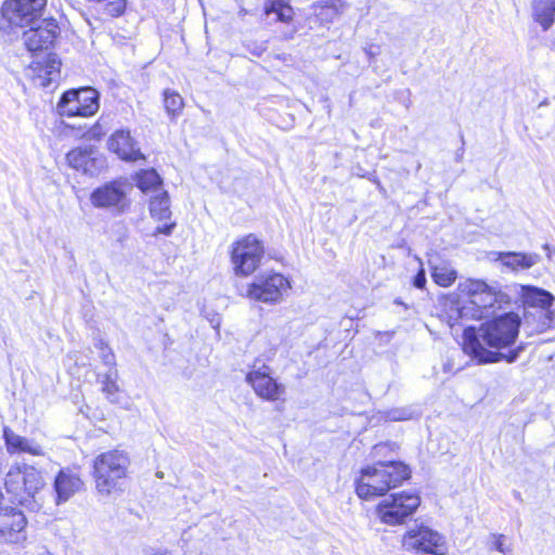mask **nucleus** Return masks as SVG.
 I'll return each mask as SVG.
<instances>
[{"label":"nucleus","instance_id":"nucleus-1","mask_svg":"<svg viewBox=\"0 0 555 555\" xmlns=\"http://www.w3.org/2000/svg\"><path fill=\"white\" fill-rule=\"evenodd\" d=\"M520 325V317L515 312H508L483 323L478 330L466 327L463 333V351L478 363L499 362L503 358L507 362H514L525 346H518L507 356L488 350L486 346L500 349L513 345Z\"/></svg>","mask_w":555,"mask_h":555},{"label":"nucleus","instance_id":"nucleus-2","mask_svg":"<svg viewBox=\"0 0 555 555\" xmlns=\"http://www.w3.org/2000/svg\"><path fill=\"white\" fill-rule=\"evenodd\" d=\"M410 474V468L401 462H378L361 469L356 492L363 500L385 495L408 479Z\"/></svg>","mask_w":555,"mask_h":555},{"label":"nucleus","instance_id":"nucleus-3","mask_svg":"<svg viewBox=\"0 0 555 555\" xmlns=\"http://www.w3.org/2000/svg\"><path fill=\"white\" fill-rule=\"evenodd\" d=\"M461 293L469 297V307L463 305L456 308L459 318H488L495 312L496 309H502L509 302V297L496 288L495 286L488 285L482 280H466L459 285Z\"/></svg>","mask_w":555,"mask_h":555},{"label":"nucleus","instance_id":"nucleus-4","mask_svg":"<svg viewBox=\"0 0 555 555\" xmlns=\"http://www.w3.org/2000/svg\"><path fill=\"white\" fill-rule=\"evenodd\" d=\"M129 465V455L122 450H111L96 456L93 462L96 490L105 495L111 494L117 481L126 477Z\"/></svg>","mask_w":555,"mask_h":555},{"label":"nucleus","instance_id":"nucleus-5","mask_svg":"<svg viewBox=\"0 0 555 555\" xmlns=\"http://www.w3.org/2000/svg\"><path fill=\"white\" fill-rule=\"evenodd\" d=\"M263 254L262 244L253 234L234 242L231 246V264L235 275L248 276L253 274L259 267Z\"/></svg>","mask_w":555,"mask_h":555},{"label":"nucleus","instance_id":"nucleus-6","mask_svg":"<svg viewBox=\"0 0 555 555\" xmlns=\"http://www.w3.org/2000/svg\"><path fill=\"white\" fill-rule=\"evenodd\" d=\"M99 92L93 88L70 89L64 92L56 111L61 117H90L100 107Z\"/></svg>","mask_w":555,"mask_h":555},{"label":"nucleus","instance_id":"nucleus-7","mask_svg":"<svg viewBox=\"0 0 555 555\" xmlns=\"http://www.w3.org/2000/svg\"><path fill=\"white\" fill-rule=\"evenodd\" d=\"M131 185L121 180L107 182L90 194V203L93 207L108 210L115 215L124 214L130 207L129 193Z\"/></svg>","mask_w":555,"mask_h":555},{"label":"nucleus","instance_id":"nucleus-8","mask_svg":"<svg viewBox=\"0 0 555 555\" xmlns=\"http://www.w3.org/2000/svg\"><path fill=\"white\" fill-rule=\"evenodd\" d=\"M291 287L289 280L283 274L269 272L256 276L248 285L246 296L256 301L276 304L283 300Z\"/></svg>","mask_w":555,"mask_h":555},{"label":"nucleus","instance_id":"nucleus-9","mask_svg":"<svg viewBox=\"0 0 555 555\" xmlns=\"http://www.w3.org/2000/svg\"><path fill=\"white\" fill-rule=\"evenodd\" d=\"M420 504L418 495L401 492L383 500L376 508V514L383 524L397 526L403 524Z\"/></svg>","mask_w":555,"mask_h":555},{"label":"nucleus","instance_id":"nucleus-10","mask_svg":"<svg viewBox=\"0 0 555 555\" xmlns=\"http://www.w3.org/2000/svg\"><path fill=\"white\" fill-rule=\"evenodd\" d=\"M402 547L416 555H444L447 551L442 535L425 526L406 531L402 538Z\"/></svg>","mask_w":555,"mask_h":555},{"label":"nucleus","instance_id":"nucleus-11","mask_svg":"<svg viewBox=\"0 0 555 555\" xmlns=\"http://www.w3.org/2000/svg\"><path fill=\"white\" fill-rule=\"evenodd\" d=\"M246 382L258 397L268 401H276L285 393V386L278 383L271 376V369L258 359L246 375Z\"/></svg>","mask_w":555,"mask_h":555},{"label":"nucleus","instance_id":"nucleus-12","mask_svg":"<svg viewBox=\"0 0 555 555\" xmlns=\"http://www.w3.org/2000/svg\"><path fill=\"white\" fill-rule=\"evenodd\" d=\"M47 0H5L2 15L10 24L24 27L41 15Z\"/></svg>","mask_w":555,"mask_h":555},{"label":"nucleus","instance_id":"nucleus-13","mask_svg":"<svg viewBox=\"0 0 555 555\" xmlns=\"http://www.w3.org/2000/svg\"><path fill=\"white\" fill-rule=\"evenodd\" d=\"M26 517L21 511L14 507L0 508V542H24L26 540Z\"/></svg>","mask_w":555,"mask_h":555},{"label":"nucleus","instance_id":"nucleus-14","mask_svg":"<svg viewBox=\"0 0 555 555\" xmlns=\"http://www.w3.org/2000/svg\"><path fill=\"white\" fill-rule=\"evenodd\" d=\"M67 164L85 175L96 176L105 168V158L95 155L92 149L77 147L66 155Z\"/></svg>","mask_w":555,"mask_h":555},{"label":"nucleus","instance_id":"nucleus-15","mask_svg":"<svg viewBox=\"0 0 555 555\" xmlns=\"http://www.w3.org/2000/svg\"><path fill=\"white\" fill-rule=\"evenodd\" d=\"M107 145L109 151L118 155L122 160L137 162L144 159V155L141 153L138 142L128 129L116 130L108 139Z\"/></svg>","mask_w":555,"mask_h":555},{"label":"nucleus","instance_id":"nucleus-16","mask_svg":"<svg viewBox=\"0 0 555 555\" xmlns=\"http://www.w3.org/2000/svg\"><path fill=\"white\" fill-rule=\"evenodd\" d=\"M59 26L54 20H44L35 28L24 33V42L29 51L49 49L57 35Z\"/></svg>","mask_w":555,"mask_h":555},{"label":"nucleus","instance_id":"nucleus-17","mask_svg":"<svg viewBox=\"0 0 555 555\" xmlns=\"http://www.w3.org/2000/svg\"><path fill=\"white\" fill-rule=\"evenodd\" d=\"M61 62L54 54H48L42 60H36L30 64L34 73L33 79L40 87H48L60 76Z\"/></svg>","mask_w":555,"mask_h":555},{"label":"nucleus","instance_id":"nucleus-18","mask_svg":"<svg viewBox=\"0 0 555 555\" xmlns=\"http://www.w3.org/2000/svg\"><path fill=\"white\" fill-rule=\"evenodd\" d=\"M494 260L500 261L501 264L511 271L527 270L537 264L541 257L535 253H514V251H499L493 253Z\"/></svg>","mask_w":555,"mask_h":555},{"label":"nucleus","instance_id":"nucleus-19","mask_svg":"<svg viewBox=\"0 0 555 555\" xmlns=\"http://www.w3.org/2000/svg\"><path fill=\"white\" fill-rule=\"evenodd\" d=\"M521 297L524 304L532 308L533 311L555 309V297L542 288L524 285L521 286Z\"/></svg>","mask_w":555,"mask_h":555},{"label":"nucleus","instance_id":"nucleus-20","mask_svg":"<svg viewBox=\"0 0 555 555\" xmlns=\"http://www.w3.org/2000/svg\"><path fill=\"white\" fill-rule=\"evenodd\" d=\"M83 486L79 476L70 470H61L55 478L54 488L57 494V503L67 501Z\"/></svg>","mask_w":555,"mask_h":555},{"label":"nucleus","instance_id":"nucleus-21","mask_svg":"<svg viewBox=\"0 0 555 555\" xmlns=\"http://www.w3.org/2000/svg\"><path fill=\"white\" fill-rule=\"evenodd\" d=\"M7 449L10 453H29L31 455H42L41 447L33 440L15 434L13 430L5 428L3 431Z\"/></svg>","mask_w":555,"mask_h":555},{"label":"nucleus","instance_id":"nucleus-22","mask_svg":"<svg viewBox=\"0 0 555 555\" xmlns=\"http://www.w3.org/2000/svg\"><path fill=\"white\" fill-rule=\"evenodd\" d=\"M5 489L13 495L12 501L23 505L26 503V495L23 491L24 466L18 464L11 466L5 476Z\"/></svg>","mask_w":555,"mask_h":555},{"label":"nucleus","instance_id":"nucleus-23","mask_svg":"<svg viewBox=\"0 0 555 555\" xmlns=\"http://www.w3.org/2000/svg\"><path fill=\"white\" fill-rule=\"evenodd\" d=\"M531 15L543 30L550 29L555 21V0H533Z\"/></svg>","mask_w":555,"mask_h":555},{"label":"nucleus","instance_id":"nucleus-24","mask_svg":"<svg viewBox=\"0 0 555 555\" xmlns=\"http://www.w3.org/2000/svg\"><path fill=\"white\" fill-rule=\"evenodd\" d=\"M555 322V309H538L537 311H528L526 314V323L531 327L530 334L543 333L551 328Z\"/></svg>","mask_w":555,"mask_h":555},{"label":"nucleus","instance_id":"nucleus-25","mask_svg":"<svg viewBox=\"0 0 555 555\" xmlns=\"http://www.w3.org/2000/svg\"><path fill=\"white\" fill-rule=\"evenodd\" d=\"M429 267L434 282L441 287H449L457 278L456 270L446 260H430Z\"/></svg>","mask_w":555,"mask_h":555},{"label":"nucleus","instance_id":"nucleus-26","mask_svg":"<svg viewBox=\"0 0 555 555\" xmlns=\"http://www.w3.org/2000/svg\"><path fill=\"white\" fill-rule=\"evenodd\" d=\"M135 184L143 193L159 194L163 190V180L154 169L141 170L135 177Z\"/></svg>","mask_w":555,"mask_h":555},{"label":"nucleus","instance_id":"nucleus-27","mask_svg":"<svg viewBox=\"0 0 555 555\" xmlns=\"http://www.w3.org/2000/svg\"><path fill=\"white\" fill-rule=\"evenodd\" d=\"M341 0H325L313 5L314 14L322 24L332 23L344 10Z\"/></svg>","mask_w":555,"mask_h":555},{"label":"nucleus","instance_id":"nucleus-28","mask_svg":"<svg viewBox=\"0 0 555 555\" xmlns=\"http://www.w3.org/2000/svg\"><path fill=\"white\" fill-rule=\"evenodd\" d=\"M44 486L43 478L39 470L34 466L24 465V486L23 491L26 495V501L29 498H35L40 489Z\"/></svg>","mask_w":555,"mask_h":555},{"label":"nucleus","instance_id":"nucleus-29","mask_svg":"<svg viewBox=\"0 0 555 555\" xmlns=\"http://www.w3.org/2000/svg\"><path fill=\"white\" fill-rule=\"evenodd\" d=\"M151 216L159 221L167 220L171 216L169 195L166 191L152 195L150 202Z\"/></svg>","mask_w":555,"mask_h":555},{"label":"nucleus","instance_id":"nucleus-30","mask_svg":"<svg viewBox=\"0 0 555 555\" xmlns=\"http://www.w3.org/2000/svg\"><path fill=\"white\" fill-rule=\"evenodd\" d=\"M263 12L267 16L274 13L276 21L283 23L291 22L294 16L293 8L283 0H266Z\"/></svg>","mask_w":555,"mask_h":555},{"label":"nucleus","instance_id":"nucleus-31","mask_svg":"<svg viewBox=\"0 0 555 555\" xmlns=\"http://www.w3.org/2000/svg\"><path fill=\"white\" fill-rule=\"evenodd\" d=\"M164 107L171 120H176L184 107L183 98L175 90L166 89L163 92Z\"/></svg>","mask_w":555,"mask_h":555},{"label":"nucleus","instance_id":"nucleus-32","mask_svg":"<svg viewBox=\"0 0 555 555\" xmlns=\"http://www.w3.org/2000/svg\"><path fill=\"white\" fill-rule=\"evenodd\" d=\"M118 372L116 369H109L102 377V392L112 403L119 402V386L117 385Z\"/></svg>","mask_w":555,"mask_h":555},{"label":"nucleus","instance_id":"nucleus-33","mask_svg":"<svg viewBox=\"0 0 555 555\" xmlns=\"http://www.w3.org/2000/svg\"><path fill=\"white\" fill-rule=\"evenodd\" d=\"M95 347L100 351V358H101L102 362L105 365L109 366V369H116L115 367L116 366L115 354L112 351V349L107 346V344L104 343L103 340H99L95 344Z\"/></svg>","mask_w":555,"mask_h":555},{"label":"nucleus","instance_id":"nucleus-34","mask_svg":"<svg viewBox=\"0 0 555 555\" xmlns=\"http://www.w3.org/2000/svg\"><path fill=\"white\" fill-rule=\"evenodd\" d=\"M487 545L489 551L495 550L502 554L511 552V547L505 544V535L503 534H491L488 538Z\"/></svg>","mask_w":555,"mask_h":555},{"label":"nucleus","instance_id":"nucleus-35","mask_svg":"<svg viewBox=\"0 0 555 555\" xmlns=\"http://www.w3.org/2000/svg\"><path fill=\"white\" fill-rule=\"evenodd\" d=\"M106 133V129L102 126L99 120L92 127L88 129V131L83 134L89 140H99Z\"/></svg>","mask_w":555,"mask_h":555},{"label":"nucleus","instance_id":"nucleus-36","mask_svg":"<svg viewBox=\"0 0 555 555\" xmlns=\"http://www.w3.org/2000/svg\"><path fill=\"white\" fill-rule=\"evenodd\" d=\"M388 418L391 421H404L412 416V413L406 409H396L388 413Z\"/></svg>","mask_w":555,"mask_h":555},{"label":"nucleus","instance_id":"nucleus-37","mask_svg":"<svg viewBox=\"0 0 555 555\" xmlns=\"http://www.w3.org/2000/svg\"><path fill=\"white\" fill-rule=\"evenodd\" d=\"M426 284L425 271L422 269L414 278V286L417 288H423Z\"/></svg>","mask_w":555,"mask_h":555},{"label":"nucleus","instance_id":"nucleus-38","mask_svg":"<svg viewBox=\"0 0 555 555\" xmlns=\"http://www.w3.org/2000/svg\"><path fill=\"white\" fill-rule=\"evenodd\" d=\"M390 449H391V444H389V443L376 444L373 448V455L374 456H378V455L383 454L384 452H386V451H388Z\"/></svg>","mask_w":555,"mask_h":555},{"label":"nucleus","instance_id":"nucleus-39","mask_svg":"<svg viewBox=\"0 0 555 555\" xmlns=\"http://www.w3.org/2000/svg\"><path fill=\"white\" fill-rule=\"evenodd\" d=\"M176 227V223L165 224L163 227H157L155 230V234L162 233L169 235L171 234L173 228Z\"/></svg>","mask_w":555,"mask_h":555},{"label":"nucleus","instance_id":"nucleus-40","mask_svg":"<svg viewBox=\"0 0 555 555\" xmlns=\"http://www.w3.org/2000/svg\"><path fill=\"white\" fill-rule=\"evenodd\" d=\"M365 53L370 59H374L379 53V48L377 46L371 44L370 47L365 48Z\"/></svg>","mask_w":555,"mask_h":555},{"label":"nucleus","instance_id":"nucleus-41","mask_svg":"<svg viewBox=\"0 0 555 555\" xmlns=\"http://www.w3.org/2000/svg\"><path fill=\"white\" fill-rule=\"evenodd\" d=\"M152 555H170V554L166 551H156Z\"/></svg>","mask_w":555,"mask_h":555},{"label":"nucleus","instance_id":"nucleus-42","mask_svg":"<svg viewBox=\"0 0 555 555\" xmlns=\"http://www.w3.org/2000/svg\"><path fill=\"white\" fill-rule=\"evenodd\" d=\"M247 14V10L246 9H241L240 12H238V15L241 17L245 16Z\"/></svg>","mask_w":555,"mask_h":555},{"label":"nucleus","instance_id":"nucleus-43","mask_svg":"<svg viewBox=\"0 0 555 555\" xmlns=\"http://www.w3.org/2000/svg\"><path fill=\"white\" fill-rule=\"evenodd\" d=\"M443 370H444V372H449V371L451 370V369H450V365L444 364V365H443Z\"/></svg>","mask_w":555,"mask_h":555}]
</instances>
